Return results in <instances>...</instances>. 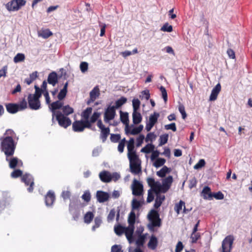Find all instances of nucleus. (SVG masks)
I'll list each match as a JSON object with an SVG mask.
<instances>
[{
    "mask_svg": "<svg viewBox=\"0 0 252 252\" xmlns=\"http://www.w3.org/2000/svg\"><path fill=\"white\" fill-rule=\"evenodd\" d=\"M29 107L32 110H38L40 108V102L39 99L32 96L30 94L28 97Z\"/></svg>",
    "mask_w": 252,
    "mask_h": 252,
    "instance_id": "12",
    "label": "nucleus"
},
{
    "mask_svg": "<svg viewBox=\"0 0 252 252\" xmlns=\"http://www.w3.org/2000/svg\"><path fill=\"white\" fill-rule=\"evenodd\" d=\"M23 172L20 169L14 170L11 173V177L13 178H17L19 177L22 176Z\"/></svg>",
    "mask_w": 252,
    "mask_h": 252,
    "instance_id": "51",
    "label": "nucleus"
},
{
    "mask_svg": "<svg viewBox=\"0 0 252 252\" xmlns=\"http://www.w3.org/2000/svg\"><path fill=\"white\" fill-rule=\"evenodd\" d=\"M155 149V146L152 144H148L141 149V152L146 154L150 153Z\"/></svg>",
    "mask_w": 252,
    "mask_h": 252,
    "instance_id": "36",
    "label": "nucleus"
},
{
    "mask_svg": "<svg viewBox=\"0 0 252 252\" xmlns=\"http://www.w3.org/2000/svg\"><path fill=\"white\" fill-rule=\"evenodd\" d=\"M63 105V103L60 101L59 99L50 104L49 108L52 113V121L54 120L55 116L56 115L57 111H56V110L62 108Z\"/></svg>",
    "mask_w": 252,
    "mask_h": 252,
    "instance_id": "13",
    "label": "nucleus"
},
{
    "mask_svg": "<svg viewBox=\"0 0 252 252\" xmlns=\"http://www.w3.org/2000/svg\"><path fill=\"white\" fill-rule=\"evenodd\" d=\"M212 194L211 188L208 186L204 187L201 193V195L204 199L209 200H212Z\"/></svg>",
    "mask_w": 252,
    "mask_h": 252,
    "instance_id": "19",
    "label": "nucleus"
},
{
    "mask_svg": "<svg viewBox=\"0 0 252 252\" xmlns=\"http://www.w3.org/2000/svg\"><path fill=\"white\" fill-rule=\"evenodd\" d=\"M127 101L126 98L125 97H121L120 99H118L115 103V105L112 106L115 107L116 109H118L121 107L123 104H124Z\"/></svg>",
    "mask_w": 252,
    "mask_h": 252,
    "instance_id": "37",
    "label": "nucleus"
},
{
    "mask_svg": "<svg viewBox=\"0 0 252 252\" xmlns=\"http://www.w3.org/2000/svg\"><path fill=\"white\" fill-rule=\"evenodd\" d=\"M9 162V166L11 169H15L16 167H21L23 165V162L17 157H13L10 159L8 158L7 161Z\"/></svg>",
    "mask_w": 252,
    "mask_h": 252,
    "instance_id": "15",
    "label": "nucleus"
},
{
    "mask_svg": "<svg viewBox=\"0 0 252 252\" xmlns=\"http://www.w3.org/2000/svg\"><path fill=\"white\" fill-rule=\"evenodd\" d=\"M140 105V101L137 98H134L132 100V106L133 111H137L139 109Z\"/></svg>",
    "mask_w": 252,
    "mask_h": 252,
    "instance_id": "50",
    "label": "nucleus"
},
{
    "mask_svg": "<svg viewBox=\"0 0 252 252\" xmlns=\"http://www.w3.org/2000/svg\"><path fill=\"white\" fill-rule=\"evenodd\" d=\"M67 91L62 89L58 95V98L60 100L63 99L66 96Z\"/></svg>",
    "mask_w": 252,
    "mask_h": 252,
    "instance_id": "64",
    "label": "nucleus"
},
{
    "mask_svg": "<svg viewBox=\"0 0 252 252\" xmlns=\"http://www.w3.org/2000/svg\"><path fill=\"white\" fill-rule=\"evenodd\" d=\"M5 105L7 111L9 113L14 114L19 110V104L9 103L5 104Z\"/></svg>",
    "mask_w": 252,
    "mask_h": 252,
    "instance_id": "22",
    "label": "nucleus"
},
{
    "mask_svg": "<svg viewBox=\"0 0 252 252\" xmlns=\"http://www.w3.org/2000/svg\"><path fill=\"white\" fill-rule=\"evenodd\" d=\"M173 182V177L172 176H169L166 178L162 182V185L159 182L157 183V191L165 193L169 189L170 186Z\"/></svg>",
    "mask_w": 252,
    "mask_h": 252,
    "instance_id": "7",
    "label": "nucleus"
},
{
    "mask_svg": "<svg viewBox=\"0 0 252 252\" xmlns=\"http://www.w3.org/2000/svg\"><path fill=\"white\" fill-rule=\"evenodd\" d=\"M102 222L101 219L99 217H96L94 219V224L92 227L93 230H95V228H98Z\"/></svg>",
    "mask_w": 252,
    "mask_h": 252,
    "instance_id": "53",
    "label": "nucleus"
},
{
    "mask_svg": "<svg viewBox=\"0 0 252 252\" xmlns=\"http://www.w3.org/2000/svg\"><path fill=\"white\" fill-rule=\"evenodd\" d=\"M100 113L94 112L91 117L90 119L88 120L90 125L92 126V124L95 123L97 120H98V119L100 117ZM91 127H92V126H91Z\"/></svg>",
    "mask_w": 252,
    "mask_h": 252,
    "instance_id": "34",
    "label": "nucleus"
},
{
    "mask_svg": "<svg viewBox=\"0 0 252 252\" xmlns=\"http://www.w3.org/2000/svg\"><path fill=\"white\" fill-rule=\"evenodd\" d=\"M214 197L217 200H221L224 198V195L221 191L213 193L212 198Z\"/></svg>",
    "mask_w": 252,
    "mask_h": 252,
    "instance_id": "60",
    "label": "nucleus"
},
{
    "mask_svg": "<svg viewBox=\"0 0 252 252\" xmlns=\"http://www.w3.org/2000/svg\"><path fill=\"white\" fill-rule=\"evenodd\" d=\"M158 239L155 236H152L148 244V246L151 249L155 250L158 245Z\"/></svg>",
    "mask_w": 252,
    "mask_h": 252,
    "instance_id": "26",
    "label": "nucleus"
},
{
    "mask_svg": "<svg viewBox=\"0 0 252 252\" xmlns=\"http://www.w3.org/2000/svg\"><path fill=\"white\" fill-rule=\"evenodd\" d=\"M48 83L53 86H55L58 83V76L56 72L53 71L50 73L48 76Z\"/></svg>",
    "mask_w": 252,
    "mask_h": 252,
    "instance_id": "23",
    "label": "nucleus"
},
{
    "mask_svg": "<svg viewBox=\"0 0 252 252\" xmlns=\"http://www.w3.org/2000/svg\"><path fill=\"white\" fill-rule=\"evenodd\" d=\"M159 90L161 91L162 94V97L164 101L166 102L167 100V94L165 88L163 86H160Z\"/></svg>",
    "mask_w": 252,
    "mask_h": 252,
    "instance_id": "57",
    "label": "nucleus"
},
{
    "mask_svg": "<svg viewBox=\"0 0 252 252\" xmlns=\"http://www.w3.org/2000/svg\"><path fill=\"white\" fill-rule=\"evenodd\" d=\"M159 90L161 91L162 94V97L164 101L166 102L167 100V94L165 88L163 86H160Z\"/></svg>",
    "mask_w": 252,
    "mask_h": 252,
    "instance_id": "58",
    "label": "nucleus"
},
{
    "mask_svg": "<svg viewBox=\"0 0 252 252\" xmlns=\"http://www.w3.org/2000/svg\"><path fill=\"white\" fill-rule=\"evenodd\" d=\"M168 139V134H164L160 135L159 136V143L158 144V146H161L163 145H164L167 142Z\"/></svg>",
    "mask_w": 252,
    "mask_h": 252,
    "instance_id": "41",
    "label": "nucleus"
},
{
    "mask_svg": "<svg viewBox=\"0 0 252 252\" xmlns=\"http://www.w3.org/2000/svg\"><path fill=\"white\" fill-rule=\"evenodd\" d=\"M171 170L166 166H164L160 170L157 172V175L161 178L164 177L166 174L169 173Z\"/></svg>",
    "mask_w": 252,
    "mask_h": 252,
    "instance_id": "29",
    "label": "nucleus"
},
{
    "mask_svg": "<svg viewBox=\"0 0 252 252\" xmlns=\"http://www.w3.org/2000/svg\"><path fill=\"white\" fill-rule=\"evenodd\" d=\"M83 200L86 202H89L91 200V193L89 190H86L81 196Z\"/></svg>",
    "mask_w": 252,
    "mask_h": 252,
    "instance_id": "49",
    "label": "nucleus"
},
{
    "mask_svg": "<svg viewBox=\"0 0 252 252\" xmlns=\"http://www.w3.org/2000/svg\"><path fill=\"white\" fill-rule=\"evenodd\" d=\"M200 235L199 233H191L190 238L192 243H196L197 241L200 238Z\"/></svg>",
    "mask_w": 252,
    "mask_h": 252,
    "instance_id": "59",
    "label": "nucleus"
},
{
    "mask_svg": "<svg viewBox=\"0 0 252 252\" xmlns=\"http://www.w3.org/2000/svg\"><path fill=\"white\" fill-rule=\"evenodd\" d=\"M221 90V86L220 83L217 84L216 86L213 89L211 94L210 96L209 99L211 101L215 100L218 96V94Z\"/></svg>",
    "mask_w": 252,
    "mask_h": 252,
    "instance_id": "21",
    "label": "nucleus"
},
{
    "mask_svg": "<svg viewBox=\"0 0 252 252\" xmlns=\"http://www.w3.org/2000/svg\"><path fill=\"white\" fill-rule=\"evenodd\" d=\"M101 129L100 137L102 139V142H104L106 141L107 136L109 134L110 129L109 127H103Z\"/></svg>",
    "mask_w": 252,
    "mask_h": 252,
    "instance_id": "30",
    "label": "nucleus"
},
{
    "mask_svg": "<svg viewBox=\"0 0 252 252\" xmlns=\"http://www.w3.org/2000/svg\"><path fill=\"white\" fill-rule=\"evenodd\" d=\"M52 35V32L48 29H41L38 32V36L42 37L44 39H47Z\"/></svg>",
    "mask_w": 252,
    "mask_h": 252,
    "instance_id": "24",
    "label": "nucleus"
},
{
    "mask_svg": "<svg viewBox=\"0 0 252 252\" xmlns=\"http://www.w3.org/2000/svg\"><path fill=\"white\" fill-rule=\"evenodd\" d=\"M153 192H154L153 189H150L148 191V197L147 198V202L148 203L151 202L154 199V195Z\"/></svg>",
    "mask_w": 252,
    "mask_h": 252,
    "instance_id": "56",
    "label": "nucleus"
},
{
    "mask_svg": "<svg viewBox=\"0 0 252 252\" xmlns=\"http://www.w3.org/2000/svg\"><path fill=\"white\" fill-rule=\"evenodd\" d=\"M205 164V161L203 159H200L198 162L194 166V169H199L204 166Z\"/></svg>",
    "mask_w": 252,
    "mask_h": 252,
    "instance_id": "62",
    "label": "nucleus"
},
{
    "mask_svg": "<svg viewBox=\"0 0 252 252\" xmlns=\"http://www.w3.org/2000/svg\"><path fill=\"white\" fill-rule=\"evenodd\" d=\"M60 126L63 128H67L71 124V121L68 117L64 116L62 112L58 111L55 116Z\"/></svg>",
    "mask_w": 252,
    "mask_h": 252,
    "instance_id": "6",
    "label": "nucleus"
},
{
    "mask_svg": "<svg viewBox=\"0 0 252 252\" xmlns=\"http://www.w3.org/2000/svg\"><path fill=\"white\" fill-rule=\"evenodd\" d=\"M25 59V56L22 53H18L14 58L13 61L15 63L23 62Z\"/></svg>",
    "mask_w": 252,
    "mask_h": 252,
    "instance_id": "43",
    "label": "nucleus"
},
{
    "mask_svg": "<svg viewBox=\"0 0 252 252\" xmlns=\"http://www.w3.org/2000/svg\"><path fill=\"white\" fill-rule=\"evenodd\" d=\"M142 119V118L140 113L137 112V111H133L132 120L134 124H138L141 122Z\"/></svg>",
    "mask_w": 252,
    "mask_h": 252,
    "instance_id": "28",
    "label": "nucleus"
},
{
    "mask_svg": "<svg viewBox=\"0 0 252 252\" xmlns=\"http://www.w3.org/2000/svg\"><path fill=\"white\" fill-rule=\"evenodd\" d=\"M114 231L119 236L121 235L125 231V227L120 225L114 227Z\"/></svg>",
    "mask_w": 252,
    "mask_h": 252,
    "instance_id": "47",
    "label": "nucleus"
},
{
    "mask_svg": "<svg viewBox=\"0 0 252 252\" xmlns=\"http://www.w3.org/2000/svg\"><path fill=\"white\" fill-rule=\"evenodd\" d=\"M93 109L92 107H87L85 110H84L81 115V118L83 119L84 121H88L89 117L92 112Z\"/></svg>",
    "mask_w": 252,
    "mask_h": 252,
    "instance_id": "27",
    "label": "nucleus"
},
{
    "mask_svg": "<svg viewBox=\"0 0 252 252\" xmlns=\"http://www.w3.org/2000/svg\"><path fill=\"white\" fill-rule=\"evenodd\" d=\"M55 200V195L54 192L49 190L45 196V201L48 206H52Z\"/></svg>",
    "mask_w": 252,
    "mask_h": 252,
    "instance_id": "16",
    "label": "nucleus"
},
{
    "mask_svg": "<svg viewBox=\"0 0 252 252\" xmlns=\"http://www.w3.org/2000/svg\"><path fill=\"white\" fill-rule=\"evenodd\" d=\"M99 94L98 89L94 88L90 93V100L88 101V104L91 101H94Z\"/></svg>",
    "mask_w": 252,
    "mask_h": 252,
    "instance_id": "33",
    "label": "nucleus"
},
{
    "mask_svg": "<svg viewBox=\"0 0 252 252\" xmlns=\"http://www.w3.org/2000/svg\"><path fill=\"white\" fill-rule=\"evenodd\" d=\"M25 0H12L8 2L6 5V7L8 11H17L20 9L22 6L26 4Z\"/></svg>",
    "mask_w": 252,
    "mask_h": 252,
    "instance_id": "8",
    "label": "nucleus"
},
{
    "mask_svg": "<svg viewBox=\"0 0 252 252\" xmlns=\"http://www.w3.org/2000/svg\"><path fill=\"white\" fill-rule=\"evenodd\" d=\"M140 97L144 98L146 100H148L150 97V94L148 90H145L141 92V95H140Z\"/></svg>",
    "mask_w": 252,
    "mask_h": 252,
    "instance_id": "61",
    "label": "nucleus"
},
{
    "mask_svg": "<svg viewBox=\"0 0 252 252\" xmlns=\"http://www.w3.org/2000/svg\"><path fill=\"white\" fill-rule=\"evenodd\" d=\"M62 109L63 111L62 113L67 117L68 115L71 114L74 112L73 109L68 105L63 106Z\"/></svg>",
    "mask_w": 252,
    "mask_h": 252,
    "instance_id": "32",
    "label": "nucleus"
},
{
    "mask_svg": "<svg viewBox=\"0 0 252 252\" xmlns=\"http://www.w3.org/2000/svg\"><path fill=\"white\" fill-rule=\"evenodd\" d=\"M154 192L156 194V198L154 206L155 208L158 209L161 206L162 202L165 199V196L164 195H161L160 194L161 192H158L157 191H155Z\"/></svg>",
    "mask_w": 252,
    "mask_h": 252,
    "instance_id": "20",
    "label": "nucleus"
},
{
    "mask_svg": "<svg viewBox=\"0 0 252 252\" xmlns=\"http://www.w3.org/2000/svg\"><path fill=\"white\" fill-rule=\"evenodd\" d=\"M0 148L6 156V160H8V158L13 155L16 146L13 139L9 137H0Z\"/></svg>",
    "mask_w": 252,
    "mask_h": 252,
    "instance_id": "1",
    "label": "nucleus"
},
{
    "mask_svg": "<svg viewBox=\"0 0 252 252\" xmlns=\"http://www.w3.org/2000/svg\"><path fill=\"white\" fill-rule=\"evenodd\" d=\"M96 196L97 201L100 203L106 201L109 198V195L108 193L101 190L97 191Z\"/></svg>",
    "mask_w": 252,
    "mask_h": 252,
    "instance_id": "17",
    "label": "nucleus"
},
{
    "mask_svg": "<svg viewBox=\"0 0 252 252\" xmlns=\"http://www.w3.org/2000/svg\"><path fill=\"white\" fill-rule=\"evenodd\" d=\"M134 230V226L129 225L125 227V231L124 233L126 235V236L129 243H131L133 242V234Z\"/></svg>",
    "mask_w": 252,
    "mask_h": 252,
    "instance_id": "14",
    "label": "nucleus"
},
{
    "mask_svg": "<svg viewBox=\"0 0 252 252\" xmlns=\"http://www.w3.org/2000/svg\"><path fill=\"white\" fill-rule=\"evenodd\" d=\"M159 117V114L158 113L154 112L153 114H151L150 116L149 123L154 126L157 122Z\"/></svg>",
    "mask_w": 252,
    "mask_h": 252,
    "instance_id": "35",
    "label": "nucleus"
},
{
    "mask_svg": "<svg viewBox=\"0 0 252 252\" xmlns=\"http://www.w3.org/2000/svg\"><path fill=\"white\" fill-rule=\"evenodd\" d=\"M145 240V236L144 235H140L136 241V244L137 247H140L143 246Z\"/></svg>",
    "mask_w": 252,
    "mask_h": 252,
    "instance_id": "46",
    "label": "nucleus"
},
{
    "mask_svg": "<svg viewBox=\"0 0 252 252\" xmlns=\"http://www.w3.org/2000/svg\"><path fill=\"white\" fill-rule=\"evenodd\" d=\"M148 219L152 221V223L149 225L150 229H152L156 226H160L161 225V220L159 218V215L158 212L153 209L151 213L148 215Z\"/></svg>",
    "mask_w": 252,
    "mask_h": 252,
    "instance_id": "5",
    "label": "nucleus"
},
{
    "mask_svg": "<svg viewBox=\"0 0 252 252\" xmlns=\"http://www.w3.org/2000/svg\"><path fill=\"white\" fill-rule=\"evenodd\" d=\"M141 203L139 201L135 198H133L132 201L131 206L133 210L138 209L141 206Z\"/></svg>",
    "mask_w": 252,
    "mask_h": 252,
    "instance_id": "54",
    "label": "nucleus"
},
{
    "mask_svg": "<svg viewBox=\"0 0 252 252\" xmlns=\"http://www.w3.org/2000/svg\"><path fill=\"white\" fill-rule=\"evenodd\" d=\"M22 181L26 186H29L27 189L29 192H32L33 190L34 181L32 176L28 173H26L22 176Z\"/></svg>",
    "mask_w": 252,
    "mask_h": 252,
    "instance_id": "9",
    "label": "nucleus"
},
{
    "mask_svg": "<svg viewBox=\"0 0 252 252\" xmlns=\"http://www.w3.org/2000/svg\"><path fill=\"white\" fill-rule=\"evenodd\" d=\"M180 113L181 114L182 118L185 119L187 117V114L185 111V108L183 104H180L178 108Z\"/></svg>",
    "mask_w": 252,
    "mask_h": 252,
    "instance_id": "55",
    "label": "nucleus"
},
{
    "mask_svg": "<svg viewBox=\"0 0 252 252\" xmlns=\"http://www.w3.org/2000/svg\"><path fill=\"white\" fill-rule=\"evenodd\" d=\"M110 120V104L107 105L104 113V121L105 122H109Z\"/></svg>",
    "mask_w": 252,
    "mask_h": 252,
    "instance_id": "48",
    "label": "nucleus"
},
{
    "mask_svg": "<svg viewBox=\"0 0 252 252\" xmlns=\"http://www.w3.org/2000/svg\"><path fill=\"white\" fill-rule=\"evenodd\" d=\"M127 157L128 158H130L132 157H135L138 156L136 154V151L134 149V139L133 138H130L127 144Z\"/></svg>",
    "mask_w": 252,
    "mask_h": 252,
    "instance_id": "11",
    "label": "nucleus"
},
{
    "mask_svg": "<svg viewBox=\"0 0 252 252\" xmlns=\"http://www.w3.org/2000/svg\"><path fill=\"white\" fill-rule=\"evenodd\" d=\"M120 119L121 122L126 125V132L128 134V114L127 112H123L121 110L120 111Z\"/></svg>",
    "mask_w": 252,
    "mask_h": 252,
    "instance_id": "18",
    "label": "nucleus"
},
{
    "mask_svg": "<svg viewBox=\"0 0 252 252\" xmlns=\"http://www.w3.org/2000/svg\"><path fill=\"white\" fill-rule=\"evenodd\" d=\"M128 222L129 225L134 226L135 222V214L133 211H131L129 214Z\"/></svg>",
    "mask_w": 252,
    "mask_h": 252,
    "instance_id": "39",
    "label": "nucleus"
},
{
    "mask_svg": "<svg viewBox=\"0 0 252 252\" xmlns=\"http://www.w3.org/2000/svg\"><path fill=\"white\" fill-rule=\"evenodd\" d=\"M35 93L34 94H32V96L39 99L41 97L42 93L43 94V91L40 89L37 85L34 86Z\"/></svg>",
    "mask_w": 252,
    "mask_h": 252,
    "instance_id": "40",
    "label": "nucleus"
},
{
    "mask_svg": "<svg viewBox=\"0 0 252 252\" xmlns=\"http://www.w3.org/2000/svg\"><path fill=\"white\" fill-rule=\"evenodd\" d=\"M158 182H156L155 179L153 178H148L147 179V183L148 185L151 187V189H153V191H157V183Z\"/></svg>",
    "mask_w": 252,
    "mask_h": 252,
    "instance_id": "38",
    "label": "nucleus"
},
{
    "mask_svg": "<svg viewBox=\"0 0 252 252\" xmlns=\"http://www.w3.org/2000/svg\"><path fill=\"white\" fill-rule=\"evenodd\" d=\"M94 218V215L92 212H87L84 217V222L87 224L90 223Z\"/></svg>",
    "mask_w": 252,
    "mask_h": 252,
    "instance_id": "31",
    "label": "nucleus"
},
{
    "mask_svg": "<svg viewBox=\"0 0 252 252\" xmlns=\"http://www.w3.org/2000/svg\"><path fill=\"white\" fill-rule=\"evenodd\" d=\"M234 238L232 235H228L225 237L220 249V252H231Z\"/></svg>",
    "mask_w": 252,
    "mask_h": 252,
    "instance_id": "4",
    "label": "nucleus"
},
{
    "mask_svg": "<svg viewBox=\"0 0 252 252\" xmlns=\"http://www.w3.org/2000/svg\"><path fill=\"white\" fill-rule=\"evenodd\" d=\"M132 194L135 196H140L143 194V186L139 181L135 179L133 181L131 186Z\"/></svg>",
    "mask_w": 252,
    "mask_h": 252,
    "instance_id": "10",
    "label": "nucleus"
},
{
    "mask_svg": "<svg viewBox=\"0 0 252 252\" xmlns=\"http://www.w3.org/2000/svg\"><path fill=\"white\" fill-rule=\"evenodd\" d=\"M185 203L182 200H180L179 203L175 205L174 210L176 213L179 214L182 209L183 207H185Z\"/></svg>",
    "mask_w": 252,
    "mask_h": 252,
    "instance_id": "45",
    "label": "nucleus"
},
{
    "mask_svg": "<svg viewBox=\"0 0 252 252\" xmlns=\"http://www.w3.org/2000/svg\"><path fill=\"white\" fill-rule=\"evenodd\" d=\"M101 181L104 183L110 182V173L106 171H103L99 174Z\"/></svg>",
    "mask_w": 252,
    "mask_h": 252,
    "instance_id": "25",
    "label": "nucleus"
},
{
    "mask_svg": "<svg viewBox=\"0 0 252 252\" xmlns=\"http://www.w3.org/2000/svg\"><path fill=\"white\" fill-rule=\"evenodd\" d=\"M129 160L130 171L134 175H137L141 172V161L138 156L128 158Z\"/></svg>",
    "mask_w": 252,
    "mask_h": 252,
    "instance_id": "3",
    "label": "nucleus"
},
{
    "mask_svg": "<svg viewBox=\"0 0 252 252\" xmlns=\"http://www.w3.org/2000/svg\"><path fill=\"white\" fill-rule=\"evenodd\" d=\"M86 128L95 130L94 127H91L88 121L76 120L72 123V129L75 132H82Z\"/></svg>",
    "mask_w": 252,
    "mask_h": 252,
    "instance_id": "2",
    "label": "nucleus"
},
{
    "mask_svg": "<svg viewBox=\"0 0 252 252\" xmlns=\"http://www.w3.org/2000/svg\"><path fill=\"white\" fill-rule=\"evenodd\" d=\"M4 135H5V137H9L11 139L13 140L16 137V133L12 129H7Z\"/></svg>",
    "mask_w": 252,
    "mask_h": 252,
    "instance_id": "44",
    "label": "nucleus"
},
{
    "mask_svg": "<svg viewBox=\"0 0 252 252\" xmlns=\"http://www.w3.org/2000/svg\"><path fill=\"white\" fill-rule=\"evenodd\" d=\"M160 31L170 32L173 31V28L171 25H170L168 23H166L161 28Z\"/></svg>",
    "mask_w": 252,
    "mask_h": 252,
    "instance_id": "52",
    "label": "nucleus"
},
{
    "mask_svg": "<svg viewBox=\"0 0 252 252\" xmlns=\"http://www.w3.org/2000/svg\"><path fill=\"white\" fill-rule=\"evenodd\" d=\"M166 162V160L164 158H158L156 159V161L153 163V165L158 168L159 167H160L164 164V163Z\"/></svg>",
    "mask_w": 252,
    "mask_h": 252,
    "instance_id": "42",
    "label": "nucleus"
},
{
    "mask_svg": "<svg viewBox=\"0 0 252 252\" xmlns=\"http://www.w3.org/2000/svg\"><path fill=\"white\" fill-rule=\"evenodd\" d=\"M151 152H152V153L151 156V159L153 161L157 159L159 155L161 154L158 150H153Z\"/></svg>",
    "mask_w": 252,
    "mask_h": 252,
    "instance_id": "63",
    "label": "nucleus"
}]
</instances>
